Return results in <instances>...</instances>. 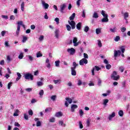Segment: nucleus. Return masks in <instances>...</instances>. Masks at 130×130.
<instances>
[{
    "instance_id": "nucleus-1",
    "label": "nucleus",
    "mask_w": 130,
    "mask_h": 130,
    "mask_svg": "<svg viewBox=\"0 0 130 130\" xmlns=\"http://www.w3.org/2000/svg\"><path fill=\"white\" fill-rule=\"evenodd\" d=\"M77 67H78V63L76 62H73L72 67L71 68L72 76H77V71H76Z\"/></svg>"
},
{
    "instance_id": "nucleus-2",
    "label": "nucleus",
    "mask_w": 130,
    "mask_h": 130,
    "mask_svg": "<svg viewBox=\"0 0 130 130\" xmlns=\"http://www.w3.org/2000/svg\"><path fill=\"white\" fill-rule=\"evenodd\" d=\"M117 75V73L116 71H113V73L111 76V79H112V80H113L114 81H118V80H119V75Z\"/></svg>"
},
{
    "instance_id": "nucleus-3",
    "label": "nucleus",
    "mask_w": 130,
    "mask_h": 130,
    "mask_svg": "<svg viewBox=\"0 0 130 130\" xmlns=\"http://www.w3.org/2000/svg\"><path fill=\"white\" fill-rule=\"evenodd\" d=\"M24 77L25 80H31V81H33L34 80L33 75L30 73L25 74Z\"/></svg>"
},
{
    "instance_id": "nucleus-4",
    "label": "nucleus",
    "mask_w": 130,
    "mask_h": 130,
    "mask_svg": "<svg viewBox=\"0 0 130 130\" xmlns=\"http://www.w3.org/2000/svg\"><path fill=\"white\" fill-rule=\"evenodd\" d=\"M66 8H67V4H63L62 5L60 6V13H61L62 14H64V10L66 9Z\"/></svg>"
},
{
    "instance_id": "nucleus-5",
    "label": "nucleus",
    "mask_w": 130,
    "mask_h": 130,
    "mask_svg": "<svg viewBox=\"0 0 130 130\" xmlns=\"http://www.w3.org/2000/svg\"><path fill=\"white\" fill-rule=\"evenodd\" d=\"M41 3L42 6L44 8V9H45V10H47L48 8H49V5L47 3H46L45 1L42 0Z\"/></svg>"
},
{
    "instance_id": "nucleus-6",
    "label": "nucleus",
    "mask_w": 130,
    "mask_h": 130,
    "mask_svg": "<svg viewBox=\"0 0 130 130\" xmlns=\"http://www.w3.org/2000/svg\"><path fill=\"white\" fill-rule=\"evenodd\" d=\"M84 63H85V64H87V63H88V60L85 58H82L79 61V64L80 66H84Z\"/></svg>"
},
{
    "instance_id": "nucleus-7",
    "label": "nucleus",
    "mask_w": 130,
    "mask_h": 130,
    "mask_svg": "<svg viewBox=\"0 0 130 130\" xmlns=\"http://www.w3.org/2000/svg\"><path fill=\"white\" fill-rule=\"evenodd\" d=\"M68 23L69 24V25H71V28L72 29H75V28H76V22L73 21V20H71V21H68Z\"/></svg>"
},
{
    "instance_id": "nucleus-8",
    "label": "nucleus",
    "mask_w": 130,
    "mask_h": 130,
    "mask_svg": "<svg viewBox=\"0 0 130 130\" xmlns=\"http://www.w3.org/2000/svg\"><path fill=\"white\" fill-rule=\"evenodd\" d=\"M104 63L107 64L106 66V68L107 69V70H110V69H111V66L110 65V64L108 63V60H107V59H105L104 60Z\"/></svg>"
},
{
    "instance_id": "nucleus-9",
    "label": "nucleus",
    "mask_w": 130,
    "mask_h": 130,
    "mask_svg": "<svg viewBox=\"0 0 130 130\" xmlns=\"http://www.w3.org/2000/svg\"><path fill=\"white\" fill-rule=\"evenodd\" d=\"M67 51L71 55H74V54H75V52H76V50L73 48L68 49Z\"/></svg>"
},
{
    "instance_id": "nucleus-10",
    "label": "nucleus",
    "mask_w": 130,
    "mask_h": 130,
    "mask_svg": "<svg viewBox=\"0 0 130 130\" xmlns=\"http://www.w3.org/2000/svg\"><path fill=\"white\" fill-rule=\"evenodd\" d=\"M114 57H117V56L119 55V56H120V54H121V51L120 50H115L114 51Z\"/></svg>"
},
{
    "instance_id": "nucleus-11",
    "label": "nucleus",
    "mask_w": 130,
    "mask_h": 130,
    "mask_svg": "<svg viewBox=\"0 0 130 130\" xmlns=\"http://www.w3.org/2000/svg\"><path fill=\"white\" fill-rule=\"evenodd\" d=\"M78 39L76 37L74 38L73 42V44H74V46H78V45H79V44H80V42H78Z\"/></svg>"
},
{
    "instance_id": "nucleus-12",
    "label": "nucleus",
    "mask_w": 130,
    "mask_h": 130,
    "mask_svg": "<svg viewBox=\"0 0 130 130\" xmlns=\"http://www.w3.org/2000/svg\"><path fill=\"white\" fill-rule=\"evenodd\" d=\"M115 117V112H113L111 114L109 115L108 116L109 120H112L113 117Z\"/></svg>"
},
{
    "instance_id": "nucleus-13",
    "label": "nucleus",
    "mask_w": 130,
    "mask_h": 130,
    "mask_svg": "<svg viewBox=\"0 0 130 130\" xmlns=\"http://www.w3.org/2000/svg\"><path fill=\"white\" fill-rule=\"evenodd\" d=\"M78 108V105H71V112H75V109Z\"/></svg>"
},
{
    "instance_id": "nucleus-14",
    "label": "nucleus",
    "mask_w": 130,
    "mask_h": 130,
    "mask_svg": "<svg viewBox=\"0 0 130 130\" xmlns=\"http://www.w3.org/2000/svg\"><path fill=\"white\" fill-rule=\"evenodd\" d=\"M121 14L124 16V20H127L126 18H128V12L123 13V11H122Z\"/></svg>"
},
{
    "instance_id": "nucleus-15",
    "label": "nucleus",
    "mask_w": 130,
    "mask_h": 130,
    "mask_svg": "<svg viewBox=\"0 0 130 130\" xmlns=\"http://www.w3.org/2000/svg\"><path fill=\"white\" fill-rule=\"evenodd\" d=\"M35 121H37L36 124L37 126H41V122L40 121H38L39 120V118H35Z\"/></svg>"
},
{
    "instance_id": "nucleus-16",
    "label": "nucleus",
    "mask_w": 130,
    "mask_h": 130,
    "mask_svg": "<svg viewBox=\"0 0 130 130\" xmlns=\"http://www.w3.org/2000/svg\"><path fill=\"white\" fill-rule=\"evenodd\" d=\"M108 21H109V19H108V17H104L101 20L102 23H107V22H108Z\"/></svg>"
},
{
    "instance_id": "nucleus-17",
    "label": "nucleus",
    "mask_w": 130,
    "mask_h": 130,
    "mask_svg": "<svg viewBox=\"0 0 130 130\" xmlns=\"http://www.w3.org/2000/svg\"><path fill=\"white\" fill-rule=\"evenodd\" d=\"M62 115L63 114L61 112H58L56 113L55 116H56V117H61Z\"/></svg>"
},
{
    "instance_id": "nucleus-18",
    "label": "nucleus",
    "mask_w": 130,
    "mask_h": 130,
    "mask_svg": "<svg viewBox=\"0 0 130 130\" xmlns=\"http://www.w3.org/2000/svg\"><path fill=\"white\" fill-rule=\"evenodd\" d=\"M43 85H44V83L42 81L37 82V86H38V87H42Z\"/></svg>"
},
{
    "instance_id": "nucleus-19",
    "label": "nucleus",
    "mask_w": 130,
    "mask_h": 130,
    "mask_svg": "<svg viewBox=\"0 0 130 130\" xmlns=\"http://www.w3.org/2000/svg\"><path fill=\"white\" fill-rule=\"evenodd\" d=\"M59 34V30L56 29L55 31V36L56 38L58 39Z\"/></svg>"
},
{
    "instance_id": "nucleus-20",
    "label": "nucleus",
    "mask_w": 130,
    "mask_h": 130,
    "mask_svg": "<svg viewBox=\"0 0 130 130\" xmlns=\"http://www.w3.org/2000/svg\"><path fill=\"white\" fill-rule=\"evenodd\" d=\"M17 78L16 79V82H18V81H19V80H20L22 77V75H21V74H20V73L17 72Z\"/></svg>"
},
{
    "instance_id": "nucleus-21",
    "label": "nucleus",
    "mask_w": 130,
    "mask_h": 130,
    "mask_svg": "<svg viewBox=\"0 0 130 130\" xmlns=\"http://www.w3.org/2000/svg\"><path fill=\"white\" fill-rule=\"evenodd\" d=\"M101 15H102V16L104 17V18L108 17V15H107V14H106L105 11H104V10L102 11Z\"/></svg>"
},
{
    "instance_id": "nucleus-22",
    "label": "nucleus",
    "mask_w": 130,
    "mask_h": 130,
    "mask_svg": "<svg viewBox=\"0 0 130 130\" xmlns=\"http://www.w3.org/2000/svg\"><path fill=\"white\" fill-rule=\"evenodd\" d=\"M92 18H93L94 19H98V18H99V15H98V13H97V12H94L92 15Z\"/></svg>"
},
{
    "instance_id": "nucleus-23",
    "label": "nucleus",
    "mask_w": 130,
    "mask_h": 130,
    "mask_svg": "<svg viewBox=\"0 0 130 130\" xmlns=\"http://www.w3.org/2000/svg\"><path fill=\"white\" fill-rule=\"evenodd\" d=\"M21 29V27L20 26L17 27V30H16V36H19V35L20 34V30Z\"/></svg>"
},
{
    "instance_id": "nucleus-24",
    "label": "nucleus",
    "mask_w": 130,
    "mask_h": 130,
    "mask_svg": "<svg viewBox=\"0 0 130 130\" xmlns=\"http://www.w3.org/2000/svg\"><path fill=\"white\" fill-rule=\"evenodd\" d=\"M66 100L69 103V104H72V103H73V100L70 98H66Z\"/></svg>"
},
{
    "instance_id": "nucleus-25",
    "label": "nucleus",
    "mask_w": 130,
    "mask_h": 130,
    "mask_svg": "<svg viewBox=\"0 0 130 130\" xmlns=\"http://www.w3.org/2000/svg\"><path fill=\"white\" fill-rule=\"evenodd\" d=\"M82 26V23L79 22L77 25H76V28L78 30H81V27Z\"/></svg>"
},
{
    "instance_id": "nucleus-26",
    "label": "nucleus",
    "mask_w": 130,
    "mask_h": 130,
    "mask_svg": "<svg viewBox=\"0 0 130 130\" xmlns=\"http://www.w3.org/2000/svg\"><path fill=\"white\" fill-rule=\"evenodd\" d=\"M76 17V13H74L72 14V15L70 17L69 19L70 20L73 21L75 19V17Z\"/></svg>"
},
{
    "instance_id": "nucleus-27",
    "label": "nucleus",
    "mask_w": 130,
    "mask_h": 130,
    "mask_svg": "<svg viewBox=\"0 0 130 130\" xmlns=\"http://www.w3.org/2000/svg\"><path fill=\"white\" fill-rule=\"evenodd\" d=\"M116 30H117L116 27H114L113 28H110V31L112 32V33H115V32H116Z\"/></svg>"
},
{
    "instance_id": "nucleus-28",
    "label": "nucleus",
    "mask_w": 130,
    "mask_h": 130,
    "mask_svg": "<svg viewBox=\"0 0 130 130\" xmlns=\"http://www.w3.org/2000/svg\"><path fill=\"white\" fill-rule=\"evenodd\" d=\"M23 57H24V53L21 52L19 55L18 56L19 59H22Z\"/></svg>"
},
{
    "instance_id": "nucleus-29",
    "label": "nucleus",
    "mask_w": 130,
    "mask_h": 130,
    "mask_svg": "<svg viewBox=\"0 0 130 130\" xmlns=\"http://www.w3.org/2000/svg\"><path fill=\"white\" fill-rule=\"evenodd\" d=\"M96 34H100L101 33V28H98L95 29Z\"/></svg>"
},
{
    "instance_id": "nucleus-30",
    "label": "nucleus",
    "mask_w": 130,
    "mask_h": 130,
    "mask_svg": "<svg viewBox=\"0 0 130 130\" xmlns=\"http://www.w3.org/2000/svg\"><path fill=\"white\" fill-rule=\"evenodd\" d=\"M108 102H109V100L108 99H105L104 100L103 105H105V106H106Z\"/></svg>"
},
{
    "instance_id": "nucleus-31",
    "label": "nucleus",
    "mask_w": 130,
    "mask_h": 130,
    "mask_svg": "<svg viewBox=\"0 0 130 130\" xmlns=\"http://www.w3.org/2000/svg\"><path fill=\"white\" fill-rule=\"evenodd\" d=\"M79 115H80V117H83V115H84V112L83 111V110H79Z\"/></svg>"
},
{
    "instance_id": "nucleus-32",
    "label": "nucleus",
    "mask_w": 130,
    "mask_h": 130,
    "mask_svg": "<svg viewBox=\"0 0 130 130\" xmlns=\"http://www.w3.org/2000/svg\"><path fill=\"white\" fill-rule=\"evenodd\" d=\"M26 57H28L29 60H30L31 61H33V59H34V57L30 55H27Z\"/></svg>"
},
{
    "instance_id": "nucleus-33",
    "label": "nucleus",
    "mask_w": 130,
    "mask_h": 130,
    "mask_svg": "<svg viewBox=\"0 0 130 130\" xmlns=\"http://www.w3.org/2000/svg\"><path fill=\"white\" fill-rule=\"evenodd\" d=\"M22 25H23V21H20L17 22V27H19V28H21V26H22Z\"/></svg>"
},
{
    "instance_id": "nucleus-34",
    "label": "nucleus",
    "mask_w": 130,
    "mask_h": 130,
    "mask_svg": "<svg viewBox=\"0 0 130 130\" xmlns=\"http://www.w3.org/2000/svg\"><path fill=\"white\" fill-rule=\"evenodd\" d=\"M118 114H119V116H120L121 117H122V116H123V111L120 110L118 112Z\"/></svg>"
},
{
    "instance_id": "nucleus-35",
    "label": "nucleus",
    "mask_w": 130,
    "mask_h": 130,
    "mask_svg": "<svg viewBox=\"0 0 130 130\" xmlns=\"http://www.w3.org/2000/svg\"><path fill=\"white\" fill-rule=\"evenodd\" d=\"M60 63V61L57 60L55 61V67L58 68L59 67V63Z\"/></svg>"
},
{
    "instance_id": "nucleus-36",
    "label": "nucleus",
    "mask_w": 130,
    "mask_h": 130,
    "mask_svg": "<svg viewBox=\"0 0 130 130\" xmlns=\"http://www.w3.org/2000/svg\"><path fill=\"white\" fill-rule=\"evenodd\" d=\"M98 45L99 47H101L102 46V43H101V40H98Z\"/></svg>"
},
{
    "instance_id": "nucleus-37",
    "label": "nucleus",
    "mask_w": 130,
    "mask_h": 130,
    "mask_svg": "<svg viewBox=\"0 0 130 130\" xmlns=\"http://www.w3.org/2000/svg\"><path fill=\"white\" fill-rule=\"evenodd\" d=\"M43 54L41 53V52H38L37 53V57H41L42 56H43Z\"/></svg>"
},
{
    "instance_id": "nucleus-38",
    "label": "nucleus",
    "mask_w": 130,
    "mask_h": 130,
    "mask_svg": "<svg viewBox=\"0 0 130 130\" xmlns=\"http://www.w3.org/2000/svg\"><path fill=\"white\" fill-rule=\"evenodd\" d=\"M59 124L62 126H66V124L63 123V121L61 120L59 121Z\"/></svg>"
},
{
    "instance_id": "nucleus-39",
    "label": "nucleus",
    "mask_w": 130,
    "mask_h": 130,
    "mask_svg": "<svg viewBox=\"0 0 130 130\" xmlns=\"http://www.w3.org/2000/svg\"><path fill=\"white\" fill-rule=\"evenodd\" d=\"M25 6V3L22 2L21 5V9L22 12H24V7Z\"/></svg>"
},
{
    "instance_id": "nucleus-40",
    "label": "nucleus",
    "mask_w": 130,
    "mask_h": 130,
    "mask_svg": "<svg viewBox=\"0 0 130 130\" xmlns=\"http://www.w3.org/2000/svg\"><path fill=\"white\" fill-rule=\"evenodd\" d=\"M101 83H102V80H101V79L98 78V86H101Z\"/></svg>"
},
{
    "instance_id": "nucleus-41",
    "label": "nucleus",
    "mask_w": 130,
    "mask_h": 130,
    "mask_svg": "<svg viewBox=\"0 0 130 130\" xmlns=\"http://www.w3.org/2000/svg\"><path fill=\"white\" fill-rule=\"evenodd\" d=\"M66 28L68 31H71V30H72V27L69 24L66 25Z\"/></svg>"
},
{
    "instance_id": "nucleus-42",
    "label": "nucleus",
    "mask_w": 130,
    "mask_h": 130,
    "mask_svg": "<svg viewBox=\"0 0 130 130\" xmlns=\"http://www.w3.org/2000/svg\"><path fill=\"white\" fill-rule=\"evenodd\" d=\"M114 40L116 41V42H118V41H119V40H120V37H119V36H117L114 39Z\"/></svg>"
},
{
    "instance_id": "nucleus-43",
    "label": "nucleus",
    "mask_w": 130,
    "mask_h": 130,
    "mask_svg": "<svg viewBox=\"0 0 130 130\" xmlns=\"http://www.w3.org/2000/svg\"><path fill=\"white\" fill-rule=\"evenodd\" d=\"M120 49L121 50V52H122V53H124V51H125V48H124V47L121 46V47L120 48Z\"/></svg>"
},
{
    "instance_id": "nucleus-44",
    "label": "nucleus",
    "mask_w": 130,
    "mask_h": 130,
    "mask_svg": "<svg viewBox=\"0 0 130 130\" xmlns=\"http://www.w3.org/2000/svg\"><path fill=\"white\" fill-rule=\"evenodd\" d=\"M55 121V118H54V117H51L49 119L50 122H54Z\"/></svg>"
},
{
    "instance_id": "nucleus-45",
    "label": "nucleus",
    "mask_w": 130,
    "mask_h": 130,
    "mask_svg": "<svg viewBox=\"0 0 130 130\" xmlns=\"http://www.w3.org/2000/svg\"><path fill=\"white\" fill-rule=\"evenodd\" d=\"M12 85H13V82H9L8 84V89L10 90L11 89V87H12Z\"/></svg>"
},
{
    "instance_id": "nucleus-46",
    "label": "nucleus",
    "mask_w": 130,
    "mask_h": 130,
    "mask_svg": "<svg viewBox=\"0 0 130 130\" xmlns=\"http://www.w3.org/2000/svg\"><path fill=\"white\" fill-rule=\"evenodd\" d=\"M119 70L120 71L121 73H123V71H124V68H123L122 66H121L119 67Z\"/></svg>"
},
{
    "instance_id": "nucleus-47",
    "label": "nucleus",
    "mask_w": 130,
    "mask_h": 130,
    "mask_svg": "<svg viewBox=\"0 0 130 130\" xmlns=\"http://www.w3.org/2000/svg\"><path fill=\"white\" fill-rule=\"evenodd\" d=\"M53 82L55 84H60L61 81H60V80H54Z\"/></svg>"
},
{
    "instance_id": "nucleus-48",
    "label": "nucleus",
    "mask_w": 130,
    "mask_h": 130,
    "mask_svg": "<svg viewBox=\"0 0 130 130\" xmlns=\"http://www.w3.org/2000/svg\"><path fill=\"white\" fill-rule=\"evenodd\" d=\"M24 118L26 119V120H28V119H29V116L26 114H24Z\"/></svg>"
},
{
    "instance_id": "nucleus-49",
    "label": "nucleus",
    "mask_w": 130,
    "mask_h": 130,
    "mask_svg": "<svg viewBox=\"0 0 130 130\" xmlns=\"http://www.w3.org/2000/svg\"><path fill=\"white\" fill-rule=\"evenodd\" d=\"M7 60L8 62H11V61L12 60V59L11 58V56H10L9 55L7 56Z\"/></svg>"
},
{
    "instance_id": "nucleus-50",
    "label": "nucleus",
    "mask_w": 130,
    "mask_h": 130,
    "mask_svg": "<svg viewBox=\"0 0 130 130\" xmlns=\"http://www.w3.org/2000/svg\"><path fill=\"white\" fill-rule=\"evenodd\" d=\"M93 69H94V70H95V71H100V70H101V68H100L98 66H94V68H93Z\"/></svg>"
},
{
    "instance_id": "nucleus-51",
    "label": "nucleus",
    "mask_w": 130,
    "mask_h": 130,
    "mask_svg": "<svg viewBox=\"0 0 130 130\" xmlns=\"http://www.w3.org/2000/svg\"><path fill=\"white\" fill-rule=\"evenodd\" d=\"M39 95L40 96H43L44 94V91H43V90H41L40 91V92H39Z\"/></svg>"
},
{
    "instance_id": "nucleus-52",
    "label": "nucleus",
    "mask_w": 130,
    "mask_h": 130,
    "mask_svg": "<svg viewBox=\"0 0 130 130\" xmlns=\"http://www.w3.org/2000/svg\"><path fill=\"white\" fill-rule=\"evenodd\" d=\"M51 100H52V101H55V99H56V95H52L51 97Z\"/></svg>"
},
{
    "instance_id": "nucleus-53",
    "label": "nucleus",
    "mask_w": 130,
    "mask_h": 130,
    "mask_svg": "<svg viewBox=\"0 0 130 130\" xmlns=\"http://www.w3.org/2000/svg\"><path fill=\"white\" fill-rule=\"evenodd\" d=\"M26 41H27V37H23L22 42L23 43H25V42H26Z\"/></svg>"
},
{
    "instance_id": "nucleus-54",
    "label": "nucleus",
    "mask_w": 130,
    "mask_h": 130,
    "mask_svg": "<svg viewBox=\"0 0 130 130\" xmlns=\"http://www.w3.org/2000/svg\"><path fill=\"white\" fill-rule=\"evenodd\" d=\"M79 125L80 128H83V122H82V121H79Z\"/></svg>"
},
{
    "instance_id": "nucleus-55",
    "label": "nucleus",
    "mask_w": 130,
    "mask_h": 130,
    "mask_svg": "<svg viewBox=\"0 0 130 130\" xmlns=\"http://www.w3.org/2000/svg\"><path fill=\"white\" fill-rule=\"evenodd\" d=\"M2 18L3 19H5V20H8V19H9V16H8V15H2Z\"/></svg>"
},
{
    "instance_id": "nucleus-56",
    "label": "nucleus",
    "mask_w": 130,
    "mask_h": 130,
    "mask_svg": "<svg viewBox=\"0 0 130 130\" xmlns=\"http://www.w3.org/2000/svg\"><path fill=\"white\" fill-rule=\"evenodd\" d=\"M88 31H89V26H86L84 27V31L87 33V32H88Z\"/></svg>"
},
{
    "instance_id": "nucleus-57",
    "label": "nucleus",
    "mask_w": 130,
    "mask_h": 130,
    "mask_svg": "<svg viewBox=\"0 0 130 130\" xmlns=\"http://www.w3.org/2000/svg\"><path fill=\"white\" fill-rule=\"evenodd\" d=\"M120 30L123 33L124 32H125V31H126V28L122 27L120 28Z\"/></svg>"
},
{
    "instance_id": "nucleus-58",
    "label": "nucleus",
    "mask_w": 130,
    "mask_h": 130,
    "mask_svg": "<svg viewBox=\"0 0 130 130\" xmlns=\"http://www.w3.org/2000/svg\"><path fill=\"white\" fill-rule=\"evenodd\" d=\"M6 33H7L6 31L3 30L1 32V35L3 37H4L5 36V35H6Z\"/></svg>"
},
{
    "instance_id": "nucleus-59",
    "label": "nucleus",
    "mask_w": 130,
    "mask_h": 130,
    "mask_svg": "<svg viewBox=\"0 0 130 130\" xmlns=\"http://www.w3.org/2000/svg\"><path fill=\"white\" fill-rule=\"evenodd\" d=\"M28 114L29 115H31V116L33 115V111H32V110H29L28 111Z\"/></svg>"
},
{
    "instance_id": "nucleus-60",
    "label": "nucleus",
    "mask_w": 130,
    "mask_h": 130,
    "mask_svg": "<svg viewBox=\"0 0 130 130\" xmlns=\"http://www.w3.org/2000/svg\"><path fill=\"white\" fill-rule=\"evenodd\" d=\"M43 39H44V36H41L39 38V40H40V41H42V40H43Z\"/></svg>"
},
{
    "instance_id": "nucleus-61",
    "label": "nucleus",
    "mask_w": 130,
    "mask_h": 130,
    "mask_svg": "<svg viewBox=\"0 0 130 130\" xmlns=\"http://www.w3.org/2000/svg\"><path fill=\"white\" fill-rule=\"evenodd\" d=\"M82 81H81V80H79L78 81L77 85H78V86H81V85H82Z\"/></svg>"
},
{
    "instance_id": "nucleus-62",
    "label": "nucleus",
    "mask_w": 130,
    "mask_h": 130,
    "mask_svg": "<svg viewBox=\"0 0 130 130\" xmlns=\"http://www.w3.org/2000/svg\"><path fill=\"white\" fill-rule=\"evenodd\" d=\"M25 91H26L27 92H31V91H32V88H26Z\"/></svg>"
},
{
    "instance_id": "nucleus-63",
    "label": "nucleus",
    "mask_w": 130,
    "mask_h": 130,
    "mask_svg": "<svg viewBox=\"0 0 130 130\" xmlns=\"http://www.w3.org/2000/svg\"><path fill=\"white\" fill-rule=\"evenodd\" d=\"M83 56H84V58H85V59H86V58H88V57H89V56H88V54H87L85 53L83 54Z\"/></svg>"
},
{
    "instance_id": "nucleus-64",
    "label": "nucleus",
    "mask_w": 130,
    "mask_h": 130,
    "mask_svg": "<svg viewBox=\"0 0 130 130\" xmlns=\"http://www.w3.org/2000/svg\"><path fill=\"white\" fill-rule=\"evenodd\" d=\"M51 110V108H48L45 110V112H49Z\"/></svg>"
}]
</instances>
